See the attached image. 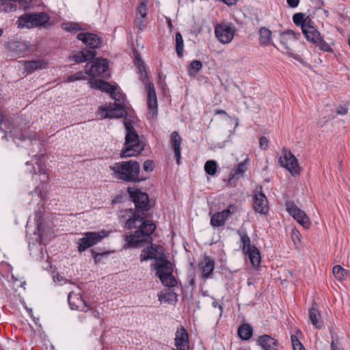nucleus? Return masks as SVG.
<instances>
[{
    "mask_svg": "<svg viewBox=\"0 0 350 350\" xmlns=\"http://www.w3.org/2000/svg\"><path fill=\"white\" fill-rule=\"evenodd\" d=\"M127 191L135 204V210H123L120 211V217L124 222L125 228H139L133 234L124 236L127 243L124 247H139L143 243H150L152 241L150 235L155 230L156 226L152 221L146 219V212L150 208L148 196L138 189L130 187L127 188Z\"/></svg>",
    "mask_w": 350,
    "mask_h": 350,
    "instance_id": "1",
    "label": "nucleus"
},
{
    "mask_svg": "<svg viewBox=\"0 0 350 350\" xmlns=\"http://www.w3.org/2000/svg\"><path fill=\"white\" fill-rule=\"evenodd\" d=\"M109 168L113 171V177L125 182L139 183L146 179L139 175V163L133 160L117 162Z\"/></svg>",
    "mask_w": 350,
    "mask_h": 350,
    "instance_id": "2",
    "label": "nucleus"
},
{
    "mask_svg": "<svg viewBox=\"0 0 350 350\" xmlns=\"http://www.w3.org/2000/svg\"><path fill=\"white\" fill-rule=\"evenodd\" d=\"M124 125L126 131L125 142L120 152V157H129L138 155L144 150V144L140 142L138 134L131 122L126 118Z\"/></svg>",
    "mask_w": 350,
    "mask_h": 350,
    "instance_id": "3",
    "label": "nucleus"
},
{
    "mask_svg": "<svg viewBox=\"0 0 350 350\" xmlns=\"http://www.w3.org/2000/svg\"><path fill=\"white\" fill-rule=\"evenodd\" d=\"M49 16L45 12L25 13L20 16L17 21L20 28H33L50 25Z\"/></svg>",
    "mask_w": 350,
    "mask_h": 350,
    "instance_id": "4",
    "label": "nucleus"
},
{
    "mask_svg": "<svg viewBox=\"0 0 350 350\" xmlns=\"http://www.w3.org/2000/svg\"><path fill=\"white\" fill-rule=\"evenodd\" d=\"M157 271L156 275L160 279L164 286L173 287L176 285V280L172 275V264L168 260H162L161 262H157L152 265Z\"/></svg>",
    "mask_w": 350,
    "mask_h": 350,
    "instance_id": "5",
    "label": "nucleus"
},
{
    "mask_svg": "<svg viewBox=\"0 0 350 350\" xmlns=\"http://www.w3.org/2000/svg\"><path fill=\"white\" fill-rule=\"evenodd\" d=\"M107 233L104 231L87 232L83 234V237L78 240L77 250L79 253L85 251L87 249L95 245L102 241L106 237Z\"/></svg>",
    "mask_w": 350,
    "mask_h": 350,
    "instance_id": "6",
    "label": "nucleus"
},
{
    "mask_svg": "<svg viewBox=\"0 0 350 350\" xmlns=\"http://www.w3.org/2000/svg\"><path fill=\"white\" fill-rule=\"evenodd\" d=\"M139 79L146 85L148 99V107L152 113V116H155L157 113V98L154 84L148 82V75L147 71L140 72Z\"/></svg>",
    "mask_w": 350,
    "mask_h": 350,
    "instance_id": "7",
    "label": "nucleus"
},
{
    "mask_svg": "<svg viewBox=\"0 0 350 350\" xmlns=\"http://www.w3.org/2000/svg\"><path fill=\"white\" fill-rule=\"evenodd\" d=\"M279 163L282 167L288 170L292 176H296L299 174L300 167L298 161L290 150L285 148L282 150V155L279 159Z\"/></svg>",
    "mask_w": 350,
    "mask_h": 350,
    "instance_id": "8",
    "label": "nucleus"
},
{
    "mask_svg": "<svg viewBox=\"0 0 350 350\" xmlns=\"http://www.w3.org/2000/svg\"><path fill=\"white\" fill-rule=\"evenodd\" d=\"M237 211V207L234 204H230L227 208L220 212L214 213L211 218V225L214 228L224 226L226 221L230 217L231 215Z\"/></svg>",
    "mask_w": 350,
    "mask_h": 350,
    "instance_id": "9",
    "label": "nucleus"
},
{
    "mask_svg": "<svg viewBox=\"0 0 350 350\" xmlns=\"http://www.w3.org/2000/svg\"><path fill=\"white\" fill-rule=\"evenodd\" d=\"M287 212L304 228H308L311 222L306 213L293 202L286 204Z\"/></svg>",
    "mask_w": 350,
    "mask_h": 350,
    "instance_id": "10",
    "label": "nucleus"
},
{
    "mask_svg": "<svg viewBox=\"0 0 350 350\" xmlns=\"http://www.w3.org/2000/svg\"><path fill=\"white\" fill-rule=\"evenodd\" d=\"M235 29L230 24H217L215 27L217 38L223 44L230 43L234 38Z\"/></svg>",
    "mask_w": 350,
    "mask_h": 350,
    "instance_id": "11",
    "label": "nucleus"
},
{
    "mask_svg": "<svg viewBox=\"0 0 350 350\" xmlns=\"http://www.w3.org/2000/svg\"><path fill=\"white\" fill-rule=\"evenodd\" d=\"M161 250L162 247L161 246L151 244L150 246H148L142 250L140 254V261L144 262L150 259H154L157 262H161L162 260H164L161 257Z\"/></svg>",
    "mask_w": 350,
    "mask_h": 350,
    "instance_id": "12",
    "label": "nucleus"
},
{
    "mask_svg": "<svg viewBox=\"0 0 350 350\" xmlns=\"http://www.w3.org/2000/svg\"><path fill=\"white\" fill-rule=\"evenodd\" d=\"M300 37V33H295L291 29H288L280 33V43L283 46V49L286 51L288 55L291 56L293 55V49L290 46L291 42L298 40Z\"/></svg>",
    "mask_w": 350,
    "mask_h": 350,
    "instance_id": "13",
    "label": "nucleus"
},
{
    "mask_svg": "<svg viewBox=\"0 0 350 350\" xmlns=\"http://www.w3.org/2000/svg\"><path fill=\"white\" fill-rule=\"evenodd\" d=\"M101 109L106 111V115L105 116V118H120L124 117V118H126L127 119L126 117V111L124 103L109 104L105 108L102 107Z\"/></svg>",
    "mask_w": 350,
    "mask_h": 350,
    "instance_id": "14",
    "label": "nucleus"
},
{
    "mask_svg": "<svg viewBox=\"0 0 350 350\" xmlns=\"http://www.w3.org/2000/svg\"><path fill=\"white\" fill-rule=\"evenodd\" d=\"M253 200V208L256 212L262 215H266L268 213V201L263 193L261 191L254 193Z\"/></svg>",
    "mask_w": 350,
    "mask_h": 350,
    "instance_id": "15",
    "label": "nucleus"
},
{
    "mask_svg": "<svg viewBox=\"0 0 350 350\" xmlns=\"http://www.w3.org/2000/svg\"><path fill=\"white\" fill-rule=\"evenodd\" d=\"M68 301L72 310L87 312L88 306L80 294L70 292L68 295Z\"/></svg>",
    "mask_w": 350,
    "mask_h": 350,
    "instance_id": "16",
    "label": "nucleus"
},
{
    "mask_svg": "<svg viewBox=\"0 0 350 350\" xmlns=\"http://www.w3.org/2000/svg\"><path fill=\"white\" fill-rule=\"evenodd\" d=\"M176 349L173 350H189V342L187 331L183 327L178 329L175 337Z\"/></svg>",
    "mask_w": 350,
    "mask_h": 350,
    "instance_id": "17",
    "label": "nucleus"
},
{
    "mask_svg": "<svg viewBox=\"0 0 350 350\" xmlns=\"http://www.w3.org/2000/svg\"><path fill=\"white\" fill-rule=\"evenodd\" d=\"M215 264L214 259L207 256H204L199 262L198 267L204 278L207 279L211 278L215 269Z\"/></svg>",
    "mask_w": 350,
    "mask_h": 350,
    "instance_id": "18",
    "label": "nucleus"
},
{
    "mask_svg": "<svg viewBox=\"0 0 350 350\" xmlns=\"http://www.w3.org/2000/svg\"><path fill=\"white\" fill-rule=\"evenodd\" d=\"M77 39L82 41L92 49L99 48L102 44L101 38L91 33H80L77 35Z\"/></svg>",
    "mask_w": 350,
    "mask_h": 350,
    "instance_id": "19",
    "label": "nucleus"
},
{
    "mask_svg": "<svg viewBox=\"0 0 350 350\" xmlns=\"http://www.w3.org/2000/svg\"><path fill=\"white\" fill-rule=\"evenodd\" d=\"M108 69V61L106 59H100L96 61L91 68L85 73L93 77L101 75Z\"/></svg>",
    "mask_w": 350,
    "mask_h": 350,
    "instance_id": "20",
    "label": "nucleus"
},
{
    "mask_svg": "<svg viewBox=\"0 0 350 350\" xmlns=\"http://www.w3.org/2000/svg\"><path fill=\"white\" fill-rule=\"evenodd\" d=\"M257 343L264 350H278V340L270 335L265 334L259 336Z\"/></svg>",
    "mask_w": 350,
    "mask_h": 350,
    "instance_id": "21",
    "label": "nucleus"
},
{
    "mask_svg": "<svg viewBox=\"0 0 350 350\" xmlns=\"http://www.w3.org/2000/svg\"><path fill=\"white\" fill-rule=\"evenodd\" d=\"M29 0H0V12H12L16 11L17 3L21 6L27 4Z\"/></svg>",
    "mask_w": 350,
    "mask_h": 350,
    "instance_id": "22",
    "label": "nucleus"
},
{
    "mask_svg": "<svg viewBox=\"0 0 350 350\" xmlns=\"http://www.w3.org/2000/svg\"><path fill=\"white\" fill-rule=\"evenodd\" d=\"M46 66L47 62L44 59L25 61L23 63V69L28 74H31L38 69L45 68Z\"/></svg>",
    "mask_w": 350,
    "mask_h": 350,
    "instance_id": "23",
    "label": "nucleus"
},
{
    "mask_svg": "<svg viewBox=\"0 0 350 350\" xmlns=\"http://www.w3.org/2000/svg\"><path fill=\"white\" fill-rule=\"evenodd\" d=\"M182 138L180 137L177 131H174L170 135V144L174 150L176 162L178 164L180 163V144Z\"/></svg>",
    "mask_w": 350,
    "mask_h": 350,
    "instance_id": "24",
    "label": "nucleus"
},
{
    "mask_svg": "<svg viewBox=\"0 0 350 350\" xmlns=\"http://www.w3.org/2000/svg\"><path fill=\"white\" fill-rule=\"evenodd\" d=\"M302 33L306 40L313 44H314L321 36L320 32L310 25L303 27Z\"/></svg>",
    "mask_w": 350,
    "mask_h": 350,
    "instance_id": "25",
    "label": "nucleus"
},
{
    "mask_svg": "<svg viewBox=\"0 0 350 350\" xmlns=\"http://www.w3.org/2000/svg\"><path fill=\"white\" fill-rule=\"evenodd\" d=\"M271 31L267 27H261L259 29V43L260 46H269L273 44L271 39Z\"/></svg>",
    "mask_w": 350,
    "mask_h": 350,
    "instance_id": "26",
    "label": "nucleus"
},
{
    "mask_svg": "<svg viewBox=\"0 0 350 350\" xmlns=\"http://www.w3.org/2000/svg\"><path fill=\"white\" fill-rule=\"evenodd\" d=\"M237 334L243 340H250L253 334V328L249 323H243L238 327Z\"/></svg>",
    "mask_w": 350,
    "mask_h": 350,
    "instance_id": "27",
    "label": "nucleus"
},
{
    "mask_svg": "<svg viewBox=\"0 0 350 350\" xmlns=\"http://www.w3.org/2000/svg\"><path fill=\"white\" fill-rule=\"evenodd\" d=\"M309 318L312 323V324L317 329H321L323 327V321L321 317V314L318 309L315 308L314 306L312 307L309 310Z\"/></svg>",
    "mask_w": 350,
    "mask_h": 350,
    "instance_id": "28",
    "label": "nucleus"
},
{
    "mask_svg": "<svg viewBox=\"0 0 350 350\" xmlns=\"http://www.w3.org/2000/svg\"><path fill=\"white\" fill-rule=\"evenodd\" d=\"M246 255H248L251 264L256 267L260 265V254L258 249L256 246H253L251 250H248L245 252Z\"/></svg>",
    "mask_w": 350,
    "mask_h": 350,
    "instance_id": "29",
    "label": "nucleus"
},
{
    "mask_svg": "<svg viewBox=\"0 0 350 350\" xmlns=\"http://www.w3.org/2000/svg\"><path fill=\"white\" fill-rule=\"evenodd\" d=\"M92 87L99 89L109 94H114L115 86L103 80H95L92 83Z\"/></svg>",
    "mask_w": 350,
    "mask_h": 350,
    "instance_id": "30",
    "label": "nucleus"
},
{
    "mask_svg": "<svg viewBox=\"0 0 350 350\" xmlns=\"http://www.w3.org/2000/svg\"><path fill=\"white\" fill-rule=\"evenodd\" d=\"M237 234L240 237L243 252L245 253L248 250H251L253 246L251 245L250 238L249 237L246 231L245 230L241 229L238 230Z\"/></svg>",
    "mask_w": 350,
    "mask_h": 350,
    "instance_id": "31",
    "label": "nucleus"
},
{
    "mask_svg": "<svg viewBox=\"0 0 350 350\" xmlns=\"http://www.w3.org/2000/svg\"><path fill=\"white\" fill-rule=\"evenodd\" d=\"M304 16V14L301 12L296 13L293 16V23L297 26H301V30L303 29V27H306L309 25V23L311 21L309 17L305 18Z\"/></svg>",
    "mask_w": 350,
    "mask_h": 350,
    "instance_id": "32",
    "label": "nucleus"
},
{
    "mask_svg": "<svg viewBox=\"0 0 350 350\" xmlns=\"http://www.w3.org/2000/svg\"><path fill=\"white\" fill-rule=\"evenodd\" d=\"M175 46L178 57H182L183 56L184 42L181 33L178 31L175 35Z\"/></svg>",
    "mask_w": 350,
    "mask_h": 350,
    "instance_id": "33",
    "label": "nucleus"
},
{
    "mask_svg": "<svg viewBox=\"0 0 350 350\" xmlns=\"http://www.w3.org/2000/svg\"><path fill=\"white\" fill-rule=\"evenodd\" d=\"M332 273L334 276L338 280H345L348 274L349 271L342 267L340 265H336L332 269Z\"/></svg>",
    "mask_w": 350,
    "mask_h": 350,
    "instance_id": "34",
    "label": "nucleus"
},
{
    "mask_svg": "<svg viewBox=\"0 0 350 350\" xmlns=\"http://www.w3.org/2000/svg\"><path fill=\"white\" fill-rule=\"evenodd\" d=\"M42 213L40 211H38L35 213V219L37 226L38 234L40 237V241L42 240L44 235H46V232L44 231L42 224Z\"/></svg>",
    "mask_w": 350,
    "mask_h": 350,
    "instance_id": "35",
    "label": "nucleus"
},
{
    "mask_svg": "<svg viewBox=\"0 0 350 350\" xmlns=\"http://www.w3.org/2000/svg\"><path fill=\"white\" fill-rule=\"evenodd\" d=\"M202 67V64L199 60H193L192 61L189 66V75L195 76L201 69Z\"/></svg>",
    "mask_w": 350,
    "mask_h": 350,
    "instance_id": "36",
    "label": "nucleus"
},
{
    "mask_svg": "<svg viewBox=\"0 0 350 350\" xmlns=\"http://www.w3.org/2000/svg\"><path fill=\"white\" fill-rule=\"evenodd\" d=\"M246 161L247 160L239 163V165L236 167V168L230 174L231 178H234V176H243V174L247 169L246 166Z\"/></svg>",
    "mask_w": 350,
    "mask_h": 350,
    "instance_id": "37",
    "label": "nucleus"
},
{
    "mask_svg": "<svg viewBox=\"0 0 350 350\" xmlns=\"http://www.w3.org/2000/svg\"><path fill=\"white\" fill-rule=\"evenodd\" d=\"M319 48V49L324 52L332 53L333 52L332 48L330 45L327 43L320 36L319 39L314 43Z\"/></svg>",
    "mask_w": 350,
    "mask_h": 350,
    "instance_id": "38",
    "label": "nucleus"
},
{
    "mask_svg": "<svg viewBox=\"0 0 350 350\" xmlns=\"http://www.w3.org/2000/svg\"><path fill=\"white\" fill-rule=\"evenodd\" d=\"M111 251H107V252H97L96 250L93 249L91 250V254L92 255V257L94 260V263L96 265L100 262L101 260L107 257L109 254H111Z\"/></svg>",
    "mask_w": 350,
    "mask_h": 350,
    "instance_id": "39",
    "label": "nucleus"
},
{
    "mask_svg": "<svg viewBox=\"0 0 350 350\" xmlns=\"http://www.w3.org/2000/svg\"><path fill=\"white\" fill-rule=\"evenodd\" d=\"M204 170L209 175H215L217 172V163L213 160L207 161L204 165Z\"/></svg>",
    "mask_w": 350,
    "mask_h": 350,
    "instance_id": "40",
    "label": "nucleus"
},
{
    "mask_svg": "<svg viewBox=\"0 0 350 350\" xmlns=\"http://www.w3.org/2000/svg\"><path fill=\"white\" fill-rule=\"evenodd\" d=\"M137 16L144 19H147L148 8L145 2H141L137 10Z\"/></svg>",
    "mask_w": 350,
    "mask_h": 350,
    "instance_id": "41",
    "label": "nucleus"
},
{
    "mask_svg": "<svg viewBox=\"0 0 350 350\" xmlns=\"http://www.w3.org/2000/svg\"><path fill=\"white\" fill-rule=\"evenodd\" d=\"M62 28L69 32H76L81 29L78 24L74 23H63Z\"/></svg>",
    "mask_w": 350,
    "mask_h": 350,
    "instance_id": "42",
    "label": "nucleus"
},
{
    "mask_svg": "<svg viewBox=\"0 0 350 350\" xmlns=\"http://www.w3.org/2000/svg\"><path fill=\"white\" fill-rule=\"evenodd\" d=\"M81 53L84 55V57L85 58V62L88 60H90L94 58L96 55L94 49H85L81 51Z\"/></svg>",
    "mask_w": 350,
    "mask_h": 350,
    "instance_id": "43",
    "label": "nucleus"
},
{
    "mask_svg": "<svg viewBox=\"0 0 350 350\" xmlns=\"http://www.w3.org/2000/svg\"><path fill=\"white\" fill-rule=\"evenodd\" d=\"M85 79V76L82 72H77L74 75H69L66 77L67 82H73L75 81L81 80Z\"/></svg>",
    "mask_w": 350,
    "mask_h": 350,
    "instance_id": "44",
    "label": "nucleus"
},
{
    "mask_svg": "<svg viewBox=\"0 0 350 350\" xmlns=\"http://www.w3.org/2000/svg\"><path fill=\"white\" fill-rule=\"evenodd\" d=\"M111 98L115 100L114 103H124V96L117 91V88L114 90V94H110Z\"/></svg>",
    "mask_w": 350,
    "mask_h": 350,
    "instance_id": "45",
    "label": "nucleus"
},
{
    "mask_svg": "<svg viewBox=\"0 0 350 350\" xmlns=\"http://www.w3.org/2000/svg\"><path fill=\"white\" fill-rule=\"evenodd\" d=\"M146 21L147 19H144L142 17L137 16L135 20V25L139 29L142 30L146 26Z\"/></svg>",
    "mask_w": 350,
    "mask_h": 350,
    "instance_id": "46",
    "label": "nucleus"
},
{
    "mask_svg": "<svg viewBox=\"0 0 350 350\" xmlns=\"http://www.w3.org/2000/svg\"><path fill=\"white\" fill-rule=\"evenodd\" d=\"M70 59L77 63H82L85 62V58L84 57V55L81 53V51L75 54L72 57H70Z\"/></svg>",
    "mask_w": 350,
    "mask_h": 350,
    "instance_id": "47",
    "label": "nucleus"
},
{
    "mask_svg": "<svg viewBox=\"0 0 350 350\" xmlns=\"http://www.w3.org/2000/svg\"><path fill=\"white\" fill-rule=\"evenodd\" d=\"M144 170L146 172H152L154 168V162L151 160H146L144 163L143 165Z\"/></svg>",
    "mask_w": 350,
    "mask_h": 350,
    "instance_id": "48",
    "label": "nucleus"
},
{
    "mask_svg": "<svg viewBox=\"0 0 350 350\" xmlns=\"http://www.w3.org/2000/svg\"><path fill=\"white\" fill-rule=\"evenodd\" d=\"M259 146L262 150H266L269 147V140L266 137H261L259 139Z\"/></svg>",
    "mask_w": 350,
    "mask_h": 350,
    "instance_id": "49",
    "label": "nucleus"
},
{
    "mask_svg": "<svg viewBox=\"0 0 350 350\" xmlns=\"http://www.w3.org/2000/svg\"><path fill=\"white\" fill-rule=\"evenodd\" d=\"M331 349L332 350H344L341 345L336 340V342L332 338L331 342Z\"/></svg>",
    "mask_w": 350,
    "mask_h": 350,
    "instance_id": "50",
    "label": "nucleus"
},
{
    "mask_svg": "<svg viewBox=\"0 0 350 350\" xmlns=\"http://www.w3.org/2000/svg\"><path fill=\"white\" fill-rule=\"evenodd\" d=\"M137 66L139 72L147 71L146 65L142 60L137 59Z\"/></svg>",
    "mask_w": 350,
    "mask_h": 350,
    "instance_id": "51",
    "label": "nucleus"
},
{
    "mask_svg": "<svg viewBox=\"0 0 350 350\" xmlns=\"http://www.w3.org/2000/svg\"><path fill=\"white\" fill-rule=\"evenodd\" d=\"M287 3L291 8H296L299 3V0H287Z\"/></svg>",
    "mask_w": 350,
    "mask_h": 350,
    "instance_id": "52",
    "label": "nucleus"
},
{
    "mask_svg": "<svg viewBox=\"0 0 350 350\" xmlns=\"http://www.w3.org/2000/svg\"><path fill=\"white\" fill-rule=\"evenodd\" d=\"M291 342H292V345L294 346V345H298V346H300L299 345V343L300 341L298 340V338L295 336H291Z\"/></svg>",
    "mask_w": 350,
    "mask_h": 350,
    "instance_id": "53",
    "label": "nucleus"
},
{
    "mask_svg": "<svg viewBox=\"0 0 350 350\" xmlns=\"http://www.w3.org/2000/svg\"><path fill=\"white\" fill-rule=\"evenodd\" d=\"M347 113V109L343 107H340L337 110V113L340 115H345Z\"/></svg>",
    "mask_w": 350,
    "mask_h": 350,
    "instance_id": "54",
    "label": "nucleus"
},
{
    "mask_svg": "<svg viewBox=\"0 0 350 350\" xmlns=\"http://www.w3.org/2000/svg\"><path fill=\"white\" fill-rule=\"evenodd\" d=\"M212 306L214 308H218L220 310V315H221V312H222V310H223V307L221 305H220L218 302L217 301H213V304H212Z\"/></svg>",
    "mask_w": 350,
    "mask_h": 350,
    "instance_id": "55",
    "label": "nucleus"
},
{
    "mask_svg": "<svg viewBox=\"0 0 350 350\" xmlns=\"http://www.w3.org/2000/svg\"><path fill=\"white\" fill-rule=\"evenodd\" d=\"M215 115H220V114H222V115H225L226 116H228V114L226 113V111L223 110V109H217L215 111Z\"/></svg>",
    "mask_w": 350,
    "mask_h": 350,
    "instance_id": "56",
    "label": "nucleus"
},
{
    "mask_svg": "<svg viewBox=\"0 0 350 350\" xmlns=\"http://www.w3.org/2000/svg\"><path fill=\"white\" fill-rule=\"evenodd\" d=\"M37 164L38 165V170H39V173L40 174H45L46 173V170L44 167H43L40 163H38L37 162Z\"/></svg>",
    "mask_w": 350,
    "mask_h": 350,
    "instance_id": "57",
    "label": "nucleus"
},
{
    "mask_svg": "<svg viewBox=\"0 0 350 350\" xmlns=\"http://www.w3.org/2000/svg\"><path fill=\"white\" fill-rule=\"evenodd\" d=\"M299 345L300 346H297L295 345H294V346H293V350H305V348L304 347L303 345L301 343H299Z\"/></svg>",
    "mask_w": 350,
    "mask_h": 350,
    "instance_id": "58",
    "label": "nucleus"
},
{
    "mask_svg": "<svg viewBox=\"0 0 350 350\" xmlns=\"http://www.w3.org/2000/svg\"><path fill=\"white\" fill-rule=\"evenodd\" d=\"M292 232H293V238L294 239V237H296L298 239H299V232L297 230H292Z\"/></svg>",
    "mask_w": 350,
    "mask_h": 350,
    "instance_id": "59",
    "label": "nucleus"
},
{
    "mask_svg": "<svg viewBox=\"0 0 350 350\" xmlns=\"http://www.w3.org/2000/svg\"><path fill=\"white\" fill-rule=\"evenodd\" d=\"M20 139L24 140L25 139H30V137H27L24 133H23L21 135Z\"/></svg>",
    "mask_w": 350,
    "mask_h": 350,
    "instance_id": "60",
    "label": "nucleus"
},
{
    "mask_svg": "<svg viewBox=\"0 0 350 350\" xmlns=\"http://www.w3.org/2000/svg\"><path fill=\"white\" fill-rule=\"evenodd\" d=\"M93 314H94V316L95 317H96L99 314V313H98V312H97V311H94V312H93Z\"/></svg>",
    "mask_w": 350,
    "mask_h": 350,
    "instance_id": "61",
    "label": "nucleus"
},
{
    "mask_svg": "<svg viewBox=\"0 0 350 350\" xmlns=\"http://www.w3.org/2000/svg\"><path fill=\"white\" fill-rule=\"evenodd\" d=\"M3 29H0V37L3 35Z\"/></svg>",
    "mask_w": 350,
    "mask_h": 350,
    "instance_id": "62",
    "label": "nucleus"
},
{
    "mask_svg": "<svg viewBox=\"0 0 350 350\" xmlns=\"http://www.w3.org/2000/svg\"><path fill=\"white\" fill-rule=\"evenodd\" d=\"M239 122V119H238V118H237L236 126H238V124H239V122Z\"/></svg>",
    "mask_w": 350,
    "mask_h": 350,
    "instance_id": "63",
    "label": "nucleus"
},
{
    "mask_svg": "<svg viewBox=\"0 0 350 350\" xmlns=\"http://www.w3.org/2000/svg\"><path fill=\"white\" fill-rule=\"evenodd\" d=\"M29 161H27L26 162V165H29Z\"/></svg>",
    "mask_w": 350,
    "mask_h": 350,
    "instance_id": "64",
    "label": "nucleus"
}]
</instances>
